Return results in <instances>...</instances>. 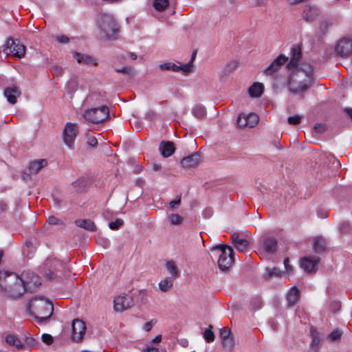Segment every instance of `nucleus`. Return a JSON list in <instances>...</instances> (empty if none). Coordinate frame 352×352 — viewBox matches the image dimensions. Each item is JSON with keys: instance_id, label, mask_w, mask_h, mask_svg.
<instances>
[{"instance_id": "13", "label": "nucleus", "mask_w": 352, "mask_h": 352, "mask_svg": "<svg viewBox=\"0 0 352 352\" xmlns=\"http://www.w3.org/2000/svg\"><path fill=\"white\" fill-rule=\"evenodd\" d=\"M114 309L116 311H124L133 305V300L129 294H123L114 299Z\"/></svg>"}, {"instance_id": "6", "label": "nucleus", "mask_w": 352, "mask_h": 352, "mask_svg": "<svg viewBox=\"0 0 352 352\" xmlns=\"http://www.w3.org/2000/svg\"><path fill=\"white\" fill-rule=\"evenodd\" d=\"M109 116V111L107 106L93 108L85 111L84 118L89 122L97 124L105 121Z\"/></svg>"}, {"instance_id": "20", "label": "nucleus", "mask_w": 352, "mask_h": 352, "mask_svg": "<svg viewBox=\"0 0 352 352\" xmlns=\"http://www.w3.org/2000/svg\"><path fill=\"white\" fill-rule=\"evenodd\" d=\"M200 162V155L198 153H195L191 155L184 157L181 160V165L184 168H190L197 166Z\"/></svg>"}, {"instance_id": "33", "label": "nucleus", "mask_w": 352, "mask_h": 352, "mask_svg": "<svg viewBox=\"0 0 352 352\" xmlns=\"http://www.w3.org/2000/svg\"><path fill=\"white\" fill-rule=\"evenodd\" d=\"M166 267L168 273L171 275L170 278L175 279L179 276V272L174 261H167L166 263Z\"/></svg>"}, {"instance_id": "4", "label": "nucleus", "mask_w": 352, "mask_h": 352, "mask_svg": "<svg viewBox=\"0 0 352 352\" xmlns=\"http://www.w3.org/2000/svg\"><path fill=\"white\" fill-rule=\"evenodd\" d=\"M211 257H218L217 264L222 271L228 270L234 263V252L230 247L223 244L217 245L211 248Z\"/></svg>"}, {"instance_id": "5", "label": "nucleus", "mask_w": 352, "mask_h": 352, "mask_svg": "<svg viewBox=\"0 0 352 352\" xmlns=\"http://www.w3.org/2000/svg\"><path fill=\"white\" fill-rule=\"evenodd\" d=\"M97 24L100 31L108 39L116 38V36L119 32V28L112 14H100L97 19Z\"/></svg>"}, {"instance_id": "45", "label": "nucleus", "mask_w": 352, "mask_h": 352, "mask_svg": "<svg viewBox=\"0 0 352 352\" xmlns=\"http://www.w3.org/2000/svg\"><path fill=\"white\" fill-rule=\"evenodd\" d=\"M252 241L251 234L248 231L243 232V252H245V248L248 247Z\"/></svg>"}, {"instance_id": "41", "label": "nucleus", "mask_w": 352, "mask_h": 352, "mask_svg": "<svg viewBox=\"0 0 352 352\" xmlns=\"http://www.w3.org/2000/svg\"><path fill=\"white\" fill-rule=\"evenodd\" d=\"M46 267H52L54 270H58L60 267H62V264L59 261L55 258H48L45 263Z\"/></svg>"}, {"instance_id": "42", "label": "nucleus", "mask_w": 352, "mask_h": 352, "mask_svg": "<svg viewBox=\"0 0 352 352\" xmlns=\"http://www.w3.org/2000/svg\"><path fill=\"white\" fill-rule=\"evenodd\" d=\"M192 114L197 118H202L206 114V111L202 106H195L192 109Z\"/></svg>"}, {"instance_id": "60", "label": "nucleus", "mask_w": 352, "mask_h": 352, "mask_svg": "<svg viewBox=\"0 0 352 352\" xmlns=\"http://www.w3.org/2000/svg\"><path fill=\"white\" fill-rule=\"evenodd\" d=\"M87 143L91 146H96L98 144V141L95 138H90L87 140Z\"/></svg>"}, {"instance_id": "31", "label": "nucleus", "mask_w": 352, "mask_h": 352, "mask_svg": "<svg viewBox=\"0 0 352 352\" xmlns=\"http://www.w3.org/2000/svg\"><path fill=\"white\" fill-rule=\"evenodd\" d=\"M310 335L311 337V345L313 348H316V349L318 350L319 344L320 342V339L319 333L314 327H310Z\"/></svg>"}, {"instance_id": "9", "label": "nucleus", "mask_w": 352, "mask_h": 352, "mask_svg": "<svg viewBox=\"0 0 352 352\" xmlns=\"http://www.w3.org/2000/svg\"><path fill=\"white\" fill-rule=\"evenodd\" d=\"M77 135V126L75 124L67 122L64 128L63 138L65 144L69 148L74 149V141Z\"/></svg>"}, {"instance_id": "16", "label": "nucleus", "mask_w": 352, "mask_h": 352, "mask_svg": "<svg viewBox=\"0 0 352 352\" xmlns=\"http://www.w3.org/2000/svg\"><path fill=\"white\" fill-rule=\"evenodd\" d=\"M292 56L287 67L290 70H297L300 66H298V62L302 58V52L300 46L294 45L291 50Z\"/></svg>"}, {"instance_id": "27", "label": "nucleus", "mask_w": 352, "mask_h": 352, "mask_svg": "<svg viewBox=\"0 0 352 352\" xmlns=\"http://www.w3.org/2000/svg\"><path fill=\"white\" fill-rule=\"evenodd\" d=\"M77 226L82 228L86 230L94 232L96 230V226L90 219H77L75 221Z\"/></svg>"}, {"instance_id": "35", "label": "nucleus", "mask_w": 352, "mask_h": 352, "mask_svg": "<svg viewBox=\"0 0 352 352\" xmlns=\"http://www.w3.org/2000/svg\"><path fill=\"white\" fill-rule=\"evenodd\" d=\"M223 347L227 350L230 351L235 344L234 336H231L228 338L221 340Z\"/></svg>"}, {"instance_id": "10", "label": "nucleus", "mask_w": 352, "mask_h": 352, "mask_svg": "<svg viewBox=\"0 0 352 352\" xmlns=\"http://www.w3.org/2000/svg\"><path fill=\"white\" fill-rule=\"evenodd\" d=\"M85 323L79 319H75L72 322V339L76 342H81L86 333Z\"/></svg>"}, {"instance_id": "29", "label": "nucleus", "mask_w": 352, "mask_h": 352, "mask_svg": "<svg viewBox=\"0 0 352 352\" xmlns=\"http://www.w3.org/2000/svg\"><path fill=\"white\" fill-rule=\"evenodd\" d=\"M245 123L243 124L244 126H248L250 128L254 127L258 122V116L254 113H249L245 118L243 116Z\"/></svg>"}, {"instance_id": "34", "label": "nucleus", "mask_w": 352, "mask_h": 352, "mask_svg": "<svg viewBox=\"0 0 352 352\" xmlns=\"http://www.w3.org/2000/svg\"><path fill=\"white\" fill-rule=\"evenodd\" d=\"M232 243L236 249L242 252V238L239 233L234 232L232 234Z\"/></svg>"}, {"instance_id": "8", "label": "nucleus", "mask_w": 352, "mask_h": 352, "mask_svg": "<svg viewBox=\"0 0 352 352\" xmlns=\"http://www.w3.org/2000/svg\"><path fill=\"white\" fill-rule=\"evenodd\" d=\"M25 291L34 292L41 284L40 278L33 272L25 271L21 275Z\"/></svg>"}, {"instance_id": "15", "label": "nucleus", "mask_w": 352, "mask_h": 352, "mask_svg": "<svg viewBox=\"0 0 352 352\" xmlns=\"http://www.w3.org/2000/svg\"><path fill=\"white\" fill-rule=\"evenodd\" d=\"M336 52L342 57L349 56L352 54V39L342 38L336 47Z\"/></svg>"}, {"instance_id": "19", "label": "nucleus", "mask_w": 352, "mask_h": 352, "mask_svg": "<svg viewBox=\"0 0 352 352\" xmlns=\"http://www.w3.org/2000/svg\"><path fill=\"white\" fill-rule=\"evenodd\" d=\"M263 248L267 253H274L276 251L278 241L274 236H264L263 237Z\"/></svg>"}, {"instance_id": "32", "label": "nucleus", "mask_w": 352, "mask_h": 352, "mask_svg": "<svg viewBox=\"0 0 352 352\" xmlns=\"http://www.w3.org/2000/svg\"><path fill=\"white\" fill-rule=\"evenodd\" d=\"M174 279L170 277H166L159 283V287L162 292L168 291L173 285Z\"/></svg>"}, {"instance_id": "49", "label": "nucleus", "mask_w": 352, "mask_h": 352, "mask_svg": "<svg viewBox=\"0 0 352 352\" xmlns=\"http://www.w3.org/2000/svg\"><path fill=\"white\" fill-rule=\"evenodd\" d=\"M25 342V344L29 348H34L37 344L36 340L34 338H32L31 336H26Z\"/></svg>"}, {"instance_id": "56", "label": "nucleus", "mask_w": 352, "mask_h": 352, "mask_svg": "<svg viewBox=\"0 0 352 352\" xmlns=\"http://www.w3.org/2000/svg\"><path fill=\"white\" fill-rule=\"evenodd\" d=\"M181 203V196H177V199L172 200L169 203V207L171 210H173L176 206H179Z\"/></svg>"}, {"instance_id": "64", "label": "nucleus", "mask_w": 352, "mask_h": 352, "mask_svg": "<svg viewBox=\"0 0 352 352\" xmlns=\"http://www.w3.org/2000/svg\"><path fill=\"white\" fill-rule=\"evenodd\" d=\"M344 112L349 116L352 120V108H345Z\"/></svg>"}, {"instance_id": "48", "label": "nucleus", "mask_w": 352, "mask_h": 352, "mask_svg": "<svg viewBox=\"0 0 352 352\" xmlns=\"http://www.w3.org/2000/svg\"><path fill=\"white\" fill-rule=\"evenodd\" d=\"M314 131L318 133H322L327 131V126L325 123H317L314 126Z\"/></svg>"}, {"instance_id": "26", "label": "nucleus", "mask_w": 352, "mask_h": 352, "mask_svg": "<svg viewBox=\"0 0 352 352\" xmlns=\"http://www.w3.org/2000/svg\"><path fill=\"white\" fill-rule=\"evenodd\" d=\"M327 244V241L324 237L317 236L314 240V250L318 253H322L325 251Z\"/></svg>"}, {"instance_id": "24", "label": "nucleus", "mask_w": 352, "mask_h": 352, "mask_svg": "<svg viewBox=\"0 0 352 352\" xmlns=\"http://www.w3.org/2000/svg\"><path fill=\"white\" fill-rule=\"evenodd\" d=\"M300 292L296 287H293L287 295V300L289 306H294L300 298Z\"/></svg>"}, {"instance_id": "59", "label": "nucleus", "mask_w": 352, "mask_h": 352, "mask_svg": "<svg viewBox=\"0 0 352 352\" xmlns=\"http://www.w3.org/2000/svg\"><path fill=\"white\" fill-rule=\"evenodd\" d=\"M145 118L150 121L153 120L156 118V113L153 111H150L148 113H146V114L145 115Z\"/></svg>"}, {"instance_id": "55", "label": "nucleus", "mask_w": 352, "mask_h": 352, "mask_svg": "<svg viewBox=\"0 0 352 352\" xmlns=\"http://www.w3.org/2000/svg\"><path fill=\"white\" fill-rule=\"evenodd\" d=\"M42 341L47 345H50L53 342V338L51 335L44 333L42 335Z\"/></svg>"}, {"instance_id": "62", "label": "nucleus", "mask_w": 352, "mask_h": 352, "mask_svg": "<svg viewBox=\"0 0 352 352\" xmlns=\"http://www.w3.org/2000/svg\"><path fill=\"white\" fill-rule=\"evenodd\" d=\"M143 352H159L158 349L153 346L146 347Z\"/></svg>"}, {"instance_id": "47", "label": "nucleus", "mask_w": 352, "mask_h": 352, "mask_svg": "<svg viewBox=\"0 0 352 352\" xmlns=\"http://www.w3.org/2000/svg\"><path fill=\"white\" fill-rule=\"evenodd\" d=\"M219 334H220L221 340H223V339L228 338L231 336H233L232 333L231 332V330L226 327L221 329Z\"/></svg>"}, {"instance_id": "57", "label": "nucleus", "mask_w": 352, "mask_h": 352, "mask_svg": "<svg viewBox=\"0 0 352 352\" xmlns=\"http://www.w3.org/2000/svg\"><path fill=\"white\" fill-rule=\"evenodd\" d=\"M156 322H157V321L153 319L149 322H146L144 325V329L146 331H149L151 329V328L153 327V325H155L156 324Z\"/></svg>"}, {"instance_id": "21", "label": "nucleus", "mask_w": 352, "mask_h": 352, "mask_svg": "<svg viewBox=\"0 0 352 352\" xmlns=\"http://www.w3.org/2000/svg\"><path fill=\"white\" fill-rule=\"evenodd\" d=\"M47 165V161L45 159H39L32 161L29 164L28 170L30 174H36L42 168Z\"/></svg>"}, {"instance_id": "2", "label": "nucleus", "mask_w": 352, "mask_h": 352, "mask_svg": "<svg viewBox=\"0 0 352 352\" xmlns=\"http://www.w3.org/2000/svg\"><path fill=\"white\" fill-rule=\"evenodd\" d=\"M0 290L10 299H18L25 292L21 277L14 272L0 271Z\"/></svg>"}, {"instance_id": "50", "label": "nucleus", "mask_w": 352, "mask_h": 352, "mask_svg": "<svg viewBox=\"0 0 352 352\" xmlns=\"http://www.w3.org/2000/svg\"><path fill=\"white\" fill-rule=\"evenodd\" d=\"M340 307L341 304L340 302L339 301L333 300L331 301L329 304V309L333 313H336V311H339Z\"/></svg>"}, {"instance_id": "3", "label": "nucleus", "mask_w": 352, "mask_h": 352, "mask_svg": "<svg viewBox=\"0 0 352 352\" xmlns=\"http://www.w3.org/2000/svg\"><path fill=\"white\" fill-rule=\"evenodd\" d=\"M28 310L38 322L43 323L49 320L53 314L54 307L48 299L36 296L30 300Z\"/></svg>"}, {"instance_id": "58", "label": "nucleus", "mask_w": 352, "mask_h": 352, "mask_svg": "<svg viewBox=\"0 0 352 352\" xmlns=\"http://www.w3.org/2000/svg\"><path fill=\"white\" fill-rule=\"evenodd\" d=\"M56 40L60 43H67L69 42V38L66 36H58Z\"/></svg>"}, {"instance_id": "7", "label": "nucleus", "mask_w": 352, "mask_h": 352, "mask_svg": "<svg viewBox=\"0 0 352 352\" xmlns=\"http://www.w3.org/2000/svg\"><path fill=\"white\" fill-rule=\"evenodd\" d=\"M3 50L6 54H12L16 58H21L25 55V47L18 40L9 38L5 43Z\"/></svg>"}, {"instance_id": "53", "label": "nucleus", "mask_w": 352, "mask_h": 352, "mask_svg": "<svg viewBox=\"0 0 352 352\" xmlns=\"http://www.w3.org/2000/svg\"><path fill=\"white\" fill-rule=\"evenodd\" d=\"M47 222L51 225H62L63 223L60 219L56 218L54 216L49 217L47 219Z\"/></svg>"}, {"instance_id": "39", "label": "nucleus", "mask_w": 352, "mask_h": 352, "mask_svg": "<svg viewBox=\"0 0 352 352\" xmlns=\"http://www.w3.org/2000/svg\"><path fill=\"white\" fill-rule=\"evenodd\" d=\"M203 336L207 342H211L214 340L215 336L212 331V325H210L209 328L205 330Z\"/></svg>"}, {"instance_id": "37", "label": "nucleus", "mask_w": 352, "mask_h": 352, "mask_svg": "<svg viewBox=\"0 0 352 352\" xmlns=\"http://www.w3.org/2000/svg\"><path fill=\"white\" fill-rule=\"evenodd\" d=\"M342 331L339 329H336L328 335L327 340L329 342L339 341L342 337Z\"/></svg>"}, {"instance_id": "28", "label": "nucleus", "mask_w": 352, "mask_h": 352, "mask_svg": "<svg viewBox=\"0 0 352 352\" xmlns=\"http://www.w3.org/2000/svg\"><path fill=\"white\" fill-rule=\"evenodd\" d=\"M6 343L12 346H15L17 350H21L25 348L20 340L14 335L10 334L6 338Z\"/></svg>"}, {"instance_id": "46", "label": "nucleus", "mask_w": 352, "mask_h": 352, "mask_svg": "<svg viewBox=\"0 0 352 352\" xmlns=\"http://www.w3.org/2000/svg\"><path fill=\"white\" fill-rule=\"evenodd\" d=\"M339 230L342 233H349L351 230V226L349 222L344 221L340 224Z\"/></svg>"}, {"instance_id": "18", "label": "nucleus", "mask_w": 352, "mask_h": 352, "mask_svg": "<svg viewBox=\"0 0 352 352\" xmlns=\"http://www.w3.org/2000/svg\"><path fill=\"white\" fill-rule=\"evenodd\" d=\"M3 94L10 104H14L17 102V98L21 94V91L17 87H7L4 89Z\"/></svg>"}, {"instance_id": "52", "label": "nucleus", "mask_w": 352, "mask_h": 352, "mask_svg": "<svg viewBox=\"0 0 352 352\" xmlns=\"http://www.w3.org/2000/svg\"><path fill=\"white\" fill-rule=\"evenodd\" d=\"M300 121L301 117L298 115H295L294 116H290L288 118V122L289 124L297 125L300 122Z\"/></svg>"}, {"instance_id": "38", "label": "nucleus", "mask_w": 352, "mask_h": 352, "mask_svg": "<svg viewBox=\"0 0 352 352\" xmlns=\"http://www.w3.org/2000/svg\"><path fill=\"white\" fill-rule=\"evenodd\" d=\"M267 274H265V277L267 278H272V276H280L282 275V272L280 269L277 267H273V268H266Z\"/></svg>"}, {"instance_id": "30", "label": "nucleus", "mask_w": 352, "mask_h": 352, "mask_svg": "<svg viewBox=\"0 0 352 352\" xmlns=\"http://www.w3.org/2000/svg\"><path fill=\"white\" fill-rule=\"evenodd\" d=\"M239 67V61L236 60H232L229 61L226 65L225 66V68L223 69V73L221 74V78H223L224 76L228 75L234 71H235L238 67Z\"/></svg>"}, {"instance_id": "61", "label": "nucleus", "mask_w": 352, "mask_h": 352, "mask_svg": "<svg viewBox=\"0 0 352 352\" xmlns=\"http://www.w3.org/2000/svg\"><path fill=\"white\" fill-rule=\"evenodd\" d=\"M97 243L98 244H101L104 247H107L109 245V241L104 239H98Z\"/></svg>"}, {"instance_id": "25", "label": "nucleus", "mask_w": 352, "mask_h": 352, "mask_svg": "<svg viewBox=\"0 0 352 352\" xmlns=\"http://www.w3.org/2000/svg\"><path fill=\"white\" fill-rule=\"evenodd\" d=\"M74 56L78 63H84L87 65H96L95 60L90 56L74 52Z\"/></svg>"}, {"instance_id": "14", "label": "nucleus", "mask_w": 352, "mask_h": 352, "mask_svg": "<svg viewBox=\"0 0 352 352\" xmlns=\"http://www.w3.org/2000/svg\"><path fill=\"white\" fill-rule=\"evenodd\" d=\"M320 258L316 256L304 257L300 260V267L308 273H315L318 269Z\"/></svg>"}, {"instance_id": "11", "label": "nucleus", "mask_w": 352, "mask_h": 352, "mask_svg": "<svg viewBox=\"0 0 352 352\" xmlns=\"http://www.w3.org/2000/svg\"><path fill=\"white\" fill-rule=\"evenodd\" d=\"M287 61V58L280 54L279 55L264 71V74L275 78L276 73L281 69L283 65Z\"/></svg>"}, {"instance_id": "43", "label": "nucleus", "mask_w": 352, "mask_h": 352, "mask_svg": "<svg viewBox=\"0 0 352 352\" xmlns=\"http://www.w3.org/2000/svg\"><path fill=\"white\" fill-rule=\"evenodd\" d=\"M168 221L172 225H179L182 221V217L177 214H171L168 216Z\"/></svg>"}, {"instance_id": "17", "label": "nucleus", "mask_w": 352, "mask_h": 352, "mask_svg": "<svg viewBox=\"0 0 352 352\" xmlns=\"http://www.w3.org/2000/svg\"><path fill=\"white\" fill-rule=\"evenodd\" d=\"M320 12L318 8L310 5L305 6L302 12V18L308 22L313 21L319 16Z\"/></svg>"}, {"instance_id": "40", "label": "nucleus", "mask_w": 352, "mask_h": 352, "mask_svg": "<svg viewBox=\"0 0 352 352\" xmlns=\"http://www.w3.org/2000/svg\"><path fill=\"white\" fill-rule=\"evenodd\" d=\"M168 4V0H155L153 2L154 8L159 11L164 10Z\"/></svg>"}, {"instance_id": "36", "label": "nucleus", "mask_w": 352, "mask_h": 352, "mask_svg": "<svg viewBox=\"0 0 352 352\" xmlns=\"http://www.w3.org/2000/svg\"><path fill=\"white\" fill-rule=\"evenodd\" d=\"M115 71L117 73H122L129 77L134 76L136 74L135 69L130 66H124L120 69H116Z\"/></svg>"}, {"instance_id": "54", "label": "nucleus", "mask_w": 352, "mask_h": 352, "mask_svg": "<svg viewBox=\"0 0 352 352\" xmlns=\"http://www.w3.org/2000/svg\"><path fill=\"white\" fill-rule=\"evenodd\" d=\"M283 263L285 265L286 272L288 274H293V267L289 264V258L288 257L284 259Z\"/></svg>"}, {"instance_id": "1", "label": "nucleus", "mask_w": 352, "mask_h": 352, "mask_svg": "<svg viewBox=\"0 0 352 352\" xmlns=\"http://www.w3.org/2000/svg\"><path fill=\"white\" fill-rule=\"evenodd\" d=\"M314 82V69L309 63H303L287 80L289 90L294 94L308 89Z\"/></svg>"}, {"instance_id": "51", "label": "nucleus", "mask_w": 352, "mask_h": 352, "mask_svg": "<svg viewBox=\"0 0 352 352\" xmlns=\"http://www.w3.org/2000/svg\"><path fill=\"white\" fill-rule=\"evenodd\" d=\"M51 72L54 76H60L63 72V69L61 66L55 65L51 67Z\"/></svg>"}, {"instance_id": "22", "label": "nucleus", "mask_w": 352, "mask_h": 352, "mask_svg": "<svg viewBox=\"0 0 352 352\" xmlns=\"http://www.w3.org/2000/svg\"><path fill=\"white\" fill-rule=\"evenodd\" d=\"M159 149L161 154L164 157H170L175 150L174 144L171 142H162L160 144Z\"/></svg>"}, {"instance_id": "23", "label": "nucleus", "mask_w": 352, "mask_h": 352, "mask_svg": "<svg viewBox=\"0 0 352 352\" xmlns=\"http://www.w3.org/2000/svg\"><path fill=\"white\" fill-rule=\"evenodd\" d=\"M264 91V86L262 83L254 82L248 89V94L252 98H259Z\"/></svg>"}, {"instance_id": "63", "label": "nucleus", "mask_w": 352, "mask_h": 352, "mask_svg": "<svg viewBox=\"0 0 352 352\" xmlns=\"http://www.w3.org/2000/svg\"><path fill=\"white\" fill-rule=\"evenodd\" d=\"M54 204L56 207L59 208L61 206L62 201L58 198L54 197L53 198Z\"/></svg>"}, {"instance_id": "12", "label": "nucleus", "mask_w": 352, "mask_h": 352, "mask_svg": "<svg viewBox=\"0 0 352 352\" xmlns=\"http://www.w3.org/2000/svg\"><path fill=\"white\" fill-rule=\"evenodd\" d=\"M192 67L193 65H192L191 63L181 65L179 63L178 64H176L174 63L167 62L160 65V68L161 70H170L175 72H182L184 74H188L191 71Z\"/></svg>"}, {"instance_id": "44", "label": "nucleus", "mask_w": 352, "mask_h": 352, "mask_svg": "<svg viewBox=\"0 0 352 352\" xmlns=\"http://www.w3.org/2000/svg\"><path fill=\"white\" fill-rule=\"evenodd\" d=\"M124 223V221L121 219H117L115 221L110 222L109 227L110 229L116 230L119 229Z\"/></svg>"}]
</instances>
